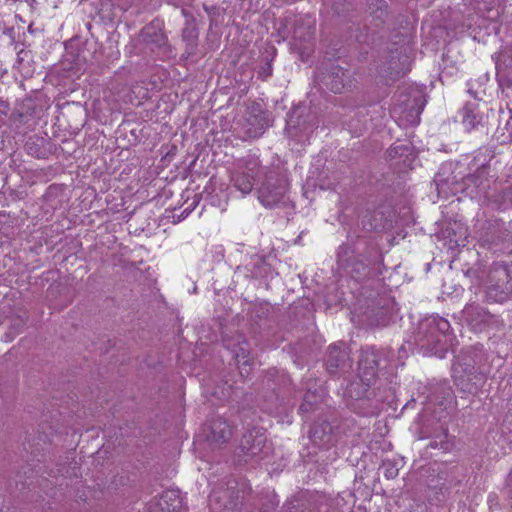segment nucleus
<instances>
[{"label":"nucleus","instance_id":"obj_1","mask_svg":"<svg viewBox=\"0 0 512 512\" xmlns=\"http://www.w3.org/2000/svg\"><path fill=\"white\" fill-rule=\"evenodd\" d=\"M452 399L453 391L446 382L433 384L429 388V393L424 403L437 405L439 411L434 410V415L428 416L426 413L423 415L419 439H430L427 445L428 448L447 452L453 446L452 441L449 439L448 428L443 422V419L446 417V404L450 403Z\"/></svg>","mask_w":512,"mask_h":512},{"label":"nucleus","instance_id":"obj_2","mask_svg":"<svg viewBox=\"0 0 512 512\" xmlns=\"http://www.w3.org/2000/svg\"><path fill=\"white\" fill-rule=\"evenodd\" d=\"M487 362L483 345L476 344L463 350L452 366L456 386L465 393H477L486 381Z\"/></svg>","mask_w":512,"mask_h":512},{"label":"nucleus","instance_id":"obj_3","mask_svg":"<svg viewBox=\"0 0 512 512\" xmlns=\"http://www.w3.org/2000/svg\"><path fill=\"white\" fill-rule=\"evenodd\" d=\"M374 381L361 379L359 374L347 385L344 392L346 405L355 413L362 416L377 414L383 397L380 396L372 385Z\"/></svg>","mask_w":512,"mask_h":512},{"label":"nucleus","instance_id":"obj_4","mask_svg":"<svg viewBox=\"0 0 512 512\" xmlns=\"http://www.w3.org/2000/svg\"><path fill=\"white\" fill-rule=\"evenodd\" d=\"M288 190L286 173L280 167H265L263 180L258 189V199L265 206L272 208L281 203Z\"/></svg>","mask_w":512,"mask_h":512},{"label":"nucleus","instance_id":"obj_5","mask_svg":"<svg viewBox=\"0 0 512 512\" xmlns=\"http://www.w3.org/2000/svg\"><path fill=\"white\" fill-rule=\"evenodd\" d=\"M512 295V275L508 264L496 262L490 267L485 297L490 303H503Z\"/></svg>","mask_w":512,"mask_h":512},{"label":"nucleus","instance_id":"obj_6","mask_svg":"<svg viewBox=\"0 0 512 512\" xmlns=\"http://www.w3.org/2000/svg\"><path fill=\"white\" fill-rule=\"evenodd\" d=\"M450 323L439 316H429L421 320L414 332L415 345L421 349L433 352L437 345L441 344L447 336Z\"/></svg>","mask_w":512,"mask_h":512},{"label":"nucleus","instance_id":"obj_7","mask_svg":"<svg viewBox=\"0 0 512 512\" xmlns=\"http://www.w3.org/2000/svg\"><path fill=\"white\" fill-rule=\"evenodd\" d=\"M264 170L259 158L249 155L236 163V168L231 174V182L238 191L247 195L252 191L256 179L263 176Z\"/></svg>","mask_w":512,"mask_h":512},{"label":"nucleus","instance_id":"obj_8","mask_svg":"<svg viewBox=\"0 0 512 512\" xmlns=\"http://www.w3.org/2000/svg\"><path fill=\"white\" fill-rule=\"evenodd\" d=\"M264 431L261 427H253L243 434L237 453L239 463L259 461L263 459L262 454L268 453L269 448L266 446L267 438Z\"/></svg>","mask_w":512,"mask_h":512},{"label":"nucleus","instance_id":"obj_9","mask_svg":"<svg viewBox=\"0 0 512 512\" xmlns=\"http://www.w3.org/2000/svg\"><path fill=\"white\" fill-rule=\"evenodd\" d=\"M315 21L309 15L295 20L291 47L302 61L311 55L315 44Z\"/></svg>","mask_w":512,"mask_h":512},{"label":"nucleus","instance_id":"obj_10","mask_svg":"<svg viewBox=\"0 0 512 512\" xmlns=\"http://www.w3.org/2000/svg\"><path fill=\"white\" fill-rule=\"evenodd\" d=\"M317 122L311 114H304L302 109H293L286 119V133L290 139L299 143L306 142L314 129Z\"/></svg>","mask_w":512,"mask_h":512},{"label":"nucleus","instance_id":"obj_11","mask_svg":"<svg viewBox=\"0 0 512 512\" xmlns=\"http://www.w3.org/2000/svg\"><path fill=\"white\" fill-rule=\"evenodd\" d=\"M462 318L475 332H482L487 328H498L500 326V321L495 315L474 301L466 304L462 310Z\"/></svg>","mask_w":512,"mask_h":512},{"label":"nucleus","instance_id":"obj_12","mask_svg":"<svg viewBox=\"0 0 512 512\" xmlns=\"http://www.w3.org/2000/svg\"><path fill=\"white\" fill-rule=\"evenodd\" d=\"M387 352L373 346L362 348L358 361V374L361 379L376 381L381 362L387 361Z\"/></svg>","mask_w":512,"mask_h":512},{"label":"nucleus","instance_id":"obj_13","mask_svg":"<svg viewBox=\"0 0 512 512\" xmlns=\"http://www.w3.org/2000/svg\"><path fill=\"white\" fill-rule=\"evenodd\" d=\"M325 363L326 369L331 375L348 371L351 368V358L345 343L339 342L330 345L327 350Z\"/></svg>","mask_w":512,"mask_h":512},{"label":"nucleus","instance_id":"obj_14","mask_svg":"<svg viewBox=\"0 0 512 512\" xmlns=\"http://www.w3.org/2000/svg\"><path fill=\"white\" fill-rule=\"evenodd\" d=\"M203 433L206 442L212 448H219L228 443L233 435L230 424L220 417L212 419Z\"/></svg>","mask_w":512,"mask_h":512},{"label":"nucleus","instance_id":"obj_15","mask_svg":"<svg viewBox=\"0 0 512 512\" xmlns=\"http://www.w3.org/2000/svg\"><path fill=\"white\" fill-rule=\"evenodd\" d=\"M142 41L160 50L166 57L174 56L173 48L160 25L151 22L144 26L140 32Z\"/></svg>","mask_w":512,"mask_h":512},{"label":"nucleus","instance_id":"obj_16","mask_svg":"<svg viewBox=\"0 0 512 512\" xmlns=\"http://www.w3.org/2000/svg\"><path fill=\"white\" fill-rule=\"evenodd\" d=\"M223 342L226 348L230 349L233 353L239 368L241 375L249 374L250 358H249V344L242 335L237 336V340L223 338Z\"/></svg>","mask_w":512,"mask_h":512},{"label":"nucleus","instance_id":"obj_17","mask_svg":"<svg viewBox=\"0 0 512 512\" xmlns=\"http://www.w3.org/2000/svg\"><path fill=\"white\" fill-rule=\"evenodd\" d=\"M269 126L268 115L262 110L260 105L256 104L246 117V134L250 138L260 137Z\"/></svg>","mask_w":512,"mask_h":512},{"label":"nucleus","instance_id":"obj_18","mask_svg":"<svg viewBox=\"0 0 512 512\" xmlns=\"http://www.w3.org/2000/svg\"><path fill=\"white\" fill-rule=\"evenodd\" d=\"M325 86L334 93H342L351 87V76L348 70L340 66H331L328 73L324 76Z\"/></svg>","mask_w":512,"mask_h":512},{"label":"nucleus","instance_id":"obj_19","mask_svg":"<svg viewBox=\"0 0 512 512\" xmlns=\"http://www.w3.org/2000/svg\"><path fill=\"white\" fill-rule=\"evenodd\" d=\"M366 13L375 27H382L389 17L386 0H366Z\"/></svg>","mask_w":512,"mask_h":512},{"label":"nucleus","instance_id":"obj_20","mask_svg":"<svg viewBox=\"0 0 512 512\" xmlns=\"http://www.w3.org/2000/svg\"><path fill=\"white\" fill-rule=\"evenodd\" d=\"M183 508L182 498L178 490L164 491L153 512H181Z\"/></svg>","mask_w":512,"mask_h":512},{"label":"nucleus","instance_id":"obj_21","mask_svg":"<svg viewBox=\"0 0 512 512\" xmlns=\"http://www.w3.org/2000/svg\"><path fill=\"white\" fill-rule=\"evenodd\" d=\"M332 431V426L327 421L315 423L309 431V438L319 447H328L333 442Z\"/></svg>","mask_w":512,"mask_h":512},{"label":"nucleus","instance_id":"obj_22","mask_svg":"<svg viewBox=\"0 0 512 512\" xmlns=\"http://www.w3.org/2000/svg\"><path fill=\"white\" fill-rule=\"evenodd\" d=\"M198 36L199 32L194 20L187 21L182 30V40L185 42L184 56L186 59L197 54Z\"/></svg>","mask_w":512,"mask_h":512},{"label":"nucleus","instance_id":"obj_23","mask_svg":"<svg viewBox=\"0 0 512 512\" xmlns=\"http://www.w3.org/2000/svg\"><path fill=\"white\" fill-rule=\"evenodd\" d=\"M346 270L353 278L361 280L370 273V261L365 259L363 256L358 255Z\"/></svg>","mask_w":512,"mask_h":512},{"label":"nucleus","instance_id":"obj_24","mask_svg":"<svg viewBox=\"0 0 512 512\" xmlns=\"http://www.w3.org/2000/svg\"><path fill=\"white\" fill-rule=\"evenodd\" d=\"M482 116L471 105H466L462 109V124L467 131L475 129L482 122Z\"/></svg>","mask_w":512,"mask_h":512},{"label":"nucleus","instance_id":"obj_25","mask_svg":"<svg viewBox=\"0 0 512 512\" xmlns=\"http://www.w3.org/2000/svg\"><path fill=\"white\" fill-rule=\"evenodd\" d=\"M357 256L349 246L341 245L337 252V263L340 268L348 269Z\"/></svg>","mask_w":512,"mask_h":512},{"label":"nucleus","instance_id":"obj_26","mask_svg":"<svg viewBox=\"0 0 512 512\" xmlns=\"http://www.w3.org/2000/svg\"><path fill=\"white\" fill-rule=\"evenodd\" d=\"M26 325V318L23 316L13 317L10 321L8 331L5 334L6 341H12L19 335Z\"/></svg>","mask_w":512,"mask_h":512},{"label":"nucleus","instance_id":"obj_27","mask_svg":"<svg viewBox=\"0 0 512 512\" xmlns=\"http://www.w3.org/2000/svg\"><path fill=\"white\" fill-rule=\"evenodd\" d=\"M381 468L383 469V475L387 479H394L398 476L399 470L397 468L396 463H394L393 461H390V460L383 461Z\"/></svg>","mask_w":512,"mask_h":512},{"label":"nucleus","instance_id":"obj_28","mask_svg":"<svg viewBox=\"0 0 512 512\" xmlns=\"http://www.w3.org/2000/svg\"><path fill=\"white\" fill-rule=\"evenodd\" d=\"M352 7V0H334L332 8L338 15H343Z\"/></svg>","mask_w":512,"mask_h":512},{"label":"nucleus","instance_id":"obj_29","mask_svg":"<svg viewBox=\"0 0 512 512\" xmlns=\"http://www.w3.org/2000/svg\"><path fill=\"white\" fill-rule=\"evenodd\" d=\"M409 150V147L408 146H405V145H393L389 150H388V156L390 159H394L396 157H401L405 154L406 151Z\"/></svg>","mask_w":512,"mask_h":512},{"label":"nucleus","instance_id":"obj_30","mask_svg":"<svg viewBox=\"0 0 512 512\" xmlns=\"http://www.w3.org/2000/svg\"><path fill=\"white\" fill-rule=\"evenodd\" d=\"M25 148L30 155L35 156L37 158H41L44 155V153L38 148L37 144L34 141L29 140L26 143Z\"/></svg>","mask_w":512,"mask_h":512},{"label":"nucleus","instance_id":"obj_31","mask_svg":"<svg viewBox=\"0 0 512 512\" xmlns=\"http://www.w3.org/2000/svg\"><path fill=\"white\" fill-rule=\"evenodd\" d=\"M272 75V65L270 62H266L259 70L258 77L262 80H266Z\"/></svg>","mask_w":512,"mask_h":512},{"label":"nucleus","instance_id":"obj_32","mask_svg":"<svg viewBox=\"0 0 512 512\" xmlns=\"http://www.w3.org/2000/svg\"><path fill=\"white\" fill-rule=\"evenodd\" d=\"M309 395L306 394L303 403L300 405L299 410L302 412H308L312 408V402L309 400Z\"/></svg>","mask_w":512,"mask_h":512},{"label":"nucleus","instance_id":"obj_33","mask_svg":"<svg viewBox=\"0 0 512 512\" xmlns=\"http://www.w3.org/2000/svg\"><path fill=\"white\" fill-rule=\"evenodd\" d=\"M507 495H508L509 499L511 500V506H512V469L507 478Z\"/></svg>","mask_w":512,"mask_h":512},{"label":"nucleus","instance_id":"obj_34","mask_svg":"<svg viewBox=\"0 0 512 512\" xmlns=\"http://www.w3.org/2000/svg\"><path fill=\"white\" fill-rule=\"evenodd\" d=\"M9 112V103L0 99V114L7 115Z\"/></svg>","mask_w":512,"mask_h":512},{"label":"nucleus","instance_id":"obj_35","mask_svg":"<svg viewBox=\"0 0 512 512\" xmlns=\"http://www.w3.org/2000/svg\"><path fill=\"white\" fill-rule=\"evenodd\" d=\"M466 276H468V277H472V276H473V277H478V276H477V271H476V270H473V269H469V270H467V272H466Z\"/></svg>","mask_w":512,"mask_h":512},{"label":"nucleus","instance_id":"obj_36","mask_svg":"<svg viewBox=\"0 0 512 512\" xmlns=\"http://www.w3.org/2000/svg\"><path fill=\"white\" fill-rule=\"evenodd\" d=\"M276 506V503L271 502V508H274Z\"/></svg>","mask_w":512,"mask_h":512}]
</instances>
